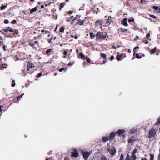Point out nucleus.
Wrapping results in <instances>:
<instances>
[{
    "mask_svg": "<svg viewBox=\"0 0 160 160\" xmlns=\"http://www.w3.org/2000/svg\"><path fill=\"white\" fill-rule=\"evenodd\" d=\"M107 33L106 32H98L96 35V39L98 40L105 39L107 37Z\"/></svg>",
    "mask_w": 160,
    "mask_h": 160,
    "instance_id": "1",
    "label": "nucleus"
},
{
    "mask_svg": "<svg viewBox=\"0 0 160 160\" xmlns=\"http://www.w3.org/2000/svg\"><path fill=\"white\" fill-rule=\"evenodd\" d=\"M81 154L83 156V158L84 160H87L88 157L92 153V150H90L89 152L86 150L81 151Z\"/></svg>",
    "mask_w": 160,
    "mask_h": 160,
    "instance_id": "2",
    "label": "nucleus"
},
{
    "mask_svg": "<svg viewBox=\"0 0 160 160\" xmlns=\"http://www.w3.org/2000/svg\"><path fill=\"white\" fill-rule=\"evenodd\" d=\"M108 151L110 152V154L112 155H114L116 152L115 148L113 147H109L108 148L107 147Z\"/></svg>",
    "mask_w": 160,
    "mask_h": 160,
    "instance_id": "3",
    "label": "nucleus"
},
{
    "mask_svg": "<svg viewBox=\"0 0 160 160\" xmlns=\"http://www.w3.org/2000/svg\"><path fill=\"white\" fill-rule=\"evenodd\" d=\"M156 131L153 129H152L149 132L148 138H152L154 137L156 134Z\"/></svg>",
    "mask_w": 160,
    "mask_h": 160,
    "instance_id": "4",
    "label": "nucleus"
},
{
    "mask_svg": "<svg viewBox=\"0 0 160 160\" xmlns=\"http://www.w3.org/2000/svg\"><path fill=\"white\" fill-rule=\"evenodd\" d=\"M116 135V132H112L110 134L109 138L108 140L110 141H112Z\"/></svg>",
    "mask_w": 160,
    "mask_h": 160,
    "instance_id": "5",
    "label": "nucleus"
},
{
    "mask_svg": "<svg viewBox=\"0 0 160 160\" xmlns=\"http://www.w3.org/2000/svg\"><path fill=\"white\" fill-rule=\"evenodd\" d=\"M137 151V149H134L132 153L131 157L132 160H135L137 159V157L135 155Z\"/></svg>",
    "mask_w": 160,
    "mask_h": 160,
    "instance_id": "6",
    "label": "nucleus"
},
{
    "mask_svg": "<svg viewBox=\"0 0 160 160\" xmlns=\"http://www.w3.org/2000/svg\"><path fill=\"white\" fill-rule=\"evenodd\" d=\"M71 156L72 157L77 158L79 156V153L77 152V150H74L73 151L71 152Z\"/></svg>",
    "mask_w": 160,
    "mask_h": 160,
    "instance_id": "7",
    "label": "nucleus"
},
{
    "mask_svg": "<svg viewBox=\"0 0 160 160\" xmlns=\"http://www.w3.org/2000/svg\"><path fill=\"white\" fill-rule=\"evenodd\" d=\"M125 131V130L123 129H118V131L116 132V133L118 136H121L122 134H124Z\"/></svg>",
    "mask_w": 160,
    "mask_h": 160,
    "instance_id": "8",
    "label": "nucleus"
},
{
    "mask_svg": "<svg viewBox=\"0 0 160 160\" xmlns=\"http://www.w3.org/2000/svg\"><path fill=\"white\" fill-rule=\"evenodd\" d=\"M34 66L33 65L32 63L30 62H29L28 63V67H27V70L28 71H29L30 68H32L34 67Z\"/></svg>",
    "mask_w": 160,
    "mask_h": 160,
    "instance_id": "9",
    "label": "nucleus"
},
{
    "mask_svg": "<svg viewBox=\"0 0 160 160\" xmlns=\"http://www.w3.org/2000/svg\"><path fill=\"white\" fill-rule=\"evenodd\" d=\"M127 20L128 19L126 18H124L121 21V23L125 26H127L128 25V24L127 22Z\"/></svg>",
    "mask_w": 160,
    "mask_h": 160,
    "instance_id": "10",
    "label": "nucleus"
},
{
    "mask_svg": "<svg viewBox=\"0 0 160 160\" xmlns=\"http://www.w3.org/2000/svg\"><path fill=\"white\" fill-rule=\"evenodd\" d=\"M105 24H103V26L104 27H106L108 26L109 25L110 23V20L108 18L105 20Z\"/></svg>",
    "mask_w": 160,
    "mask_h": 160,
    "instance_id": "11",
    "label": "nucleus"
},
{
    "mask_svg": "<svg viewBox=\"0 0 160 160\" xmlns=\"http://www.w3.org/2000/svg\"><path fill=\"white\" fill-rule=\"evenodd\" d=\"M95 23L97 24V25H100L101 27L103 25V22L102 20H98L96 21Z\"/></svg>",
    "mask_w": 160,
    "mask_h": 160,
    "instance_id": "12",
    "label": "nucleus"
},
{
    "mask_svg": "<svg viewBox=\"0 0 160 160\" xmlns=\"http://www.w3.org/2000/svg\"><path fill=\"white\" fill-rule=\"evenodd\" d=\"M100 55L102 57H103L104 58V59L103 60V62H104V63H105L107 61V60H106L107 55H106V54H104V53H101Z\"/></svg>",
    "mask_w": 160,
    "mask_h": 160,
    "instance_id": "13",
    "label": "nucleus"
},
{
    "mask_svg": "<svg viewBox=\"0 0 160 160\" xmlns=\"http://www.w3.org/2000/svg\"><path fill=\"white\" fill-rule=\"evenodd\" d=\"M135 141L134 139V137L133 136L131 137L130 138H129L128 140V142L129 143H131L133 142L134 141Z\"/></svg>",
    "mask_w": 160,
    "mask_h": 160,
    "instance_id": "14",
    "label": "nucleus"
},
{
    "mask_svg": "<svg viewBox=\"0 0 160 160\" xmlns=\"http://www.w3.org/2000/svg\"><path fill=\"white\" fill-rule=\"evenodd\" d=\"M102 141L104 142H105L108 140V137H103L102 138Z\"/></svg>",
    "mask_w": 160,
    "mask_h": 160,
    "instance_id": "15",
    "label": "nucleus"
},
{
    "mask_svg": "<svg viewBox=\"0 0 160 160\" xmlns=\"http://www.w3.org/2000/svg\"><path fill=\"white\" fill-rule=\"evenodd\" d=\"M156 48L155 47L154 49H151L149 51L151 54H154V53H155V52H156Z\"/></svg>",
    "mask_w": 160,
    "mask_h": 160,
    "instance_id": "16",
    "label": "nucleus"
},
{
    "mask_svg": "<svg viewBox=\"0 0 160 160\" xmlns=\"http://www.w3.org/2000/svg\"><path fill=\"white\" fill-rule=\"evenodd\" d=\"M98 160H107L106 156L104 155H102Z\"/></svg>",
    "mask_w": 160,
    "mask_h": 160,
    "instance_id": "17",
    "label": "nucleus"
},
{
    "mask_svg": "<svg viewBox=\"0 0 160 160\" xmlns=\"http://www.w3.org/2000/svg\"><path fill=\"white\" fill-rule=\"evenodd\" d=\"M37 8H38V7L37 6H36V7H35L34 8H33L31 9L30 10V14L32 13L33 12L36 11L37 10Z\"/></svg>",
    "mask_w": 160,
    "mask_h": 160,
    "instance_id": "18",
    "label": "nucleus"
},
{
    "mask_svg": "<svg viewBox=\"0 0 160 160\" xmlns=\"http://www.w3.org/2000/svg\"><path fill=\"white\" fill-rule=\"evenodd\" d=\"M90 37L91 39H93L95 38V35L92 33H90Z\"/></svg>",
    "mask_w": 160,
    "mask_h": 160,
    "instance_id": "19",
    "label": "nucleus"
},
{
    "mask_svg": "<svg viewBox=\"0 0 160 160\" xmlns=\"http://www.w3.org/2000/svg\"><path fill=\"white\" fill-rule=\"evenodd\" d=\"M160 124V117L158 118L157 121L155 123V126L159 125Z\"/></svg>",
    "mask_w": 160,
    "mask_h": 160,
    "instance_id": "20",
    "label": "nucleus"
},
{
    "mask_svg": "<svg viewBox=\"0 0 160 160\" xmlns=\"http://www.w3.org/2000/svg\"><path fill=\"white\" fill-rule=\"evenodd\" d=\"M77 21H78V23H79V25L80 26L83 25V21H82V20L80 19L77 20Z\"/></svg>",
    "mask_w": 160,
    "mask_h": 160,
    "instance_id": "21",
    "label": "nucleus"
},
{
    "mask_svg": "<svg viewBox=\"0 0 160 160\" xmlns=\"http://www.w3.org/2000/svg\"><path fill=\"white\" fill-rule=\"evenodd\" d=\"M137 48H139V47H135L133 50V52H134V53L133 54V56H134V55L135 54V53L136 52H137Z\"/></svg>",
    "mask_w": 160,
    "mask_h": 160,
    "instance_id": "22",
    "label": "nucleus"
},
{
    "mask_svg": "<svg viewBox=\"0 0 160 160\" xmlns=\"http://www.w3.org/2000/svg\"><path fill=\"white\" fill-rule=\"evenodd\" d=\"M79 55L81 56L82 58L83 59H85V56L82 52H80Z\"/></svg>",
    "mask_w": 160,
    "mask_h": 160,
    "instance_id": "23",
    "label": "nucleus"
},
{
    "mask_svg": "<svg viewBox=\"0 0 160 160\" xmlns=\"http://www.w3.org/2000/svg\"><path fill=\"white\" fill-rule=\"evenodd\" d=\"M119 30L120 31H121V32H126L127 31V29H125L123 28H120L119 29Z\"/></svg>",
    "mask_w": 160,
    "mask_h": 160,
    "instance_id": "24",
    "label": "nucleus"
},
{
    "mask_svg": "<svg viewBox=\"0 0 160 160\" xmlns=\"http://www.w3.org/2000/svg\"><path fill=\"white\" fill-rule=\"evenodd\" d=\"M150 158L149 160H154V156L153 154H150Z\"/></svg>",
    "mask_w": 160,
    "mask_h": 160,
    "instance_id": "25",
    "label": "nucleus"
},
{
    "mask_svg": "<svg viewBox=\"0 0 160 160\" xmlns=\"http://www.w3.org/2000/svg\"><path fill=\"white\" fill-rule=\"evenodd\" d=\"M75 62L74 61H72V62H69L68 64V66H72L74 64Z\"/></svg>",
    "mask_w": 160,
    "mask_h": 160,
    "instance_id": "26",
    "label": "nucleus"
},
{
    "mask_svg": "<svg viewBox=\"0 0 160 160\" xmlns=\"http://www.w3.org/2000/svg\"><path fill=\"white\" fill-rule=\"evenodd\" d=\"M125 160H131L130 157L128 154Z\"/></svg>",
    "mask_w": 160,
    "mask_h": 160,
    "instance_id": "27",
    "label": "nucleus"
},
{
    "mask_svg": "<svg viewBox=\"0 0 160 160\" xmlns=\"http://www.w3.org/2000/svg\"><path fill=\"white\" fill-rule=\"evenodd\" d=\"M122 57V55H118L117 57V59L118 60H121V58Z\"/></svg>",
    "mask_w": 160,
    "mask_h": 160,
    "instance_id": "28",
    "label": "nucleus"
},
{
    "mask_svg": "<svg viewBox=\"0 0 160 160\" xmlns=\"http://www.w3.org/2000/svg\"><path fill=\"white\" fill-rule=\"evenodd\" d=\"M68 53V52L67 51L64 50L63 52V54H64V56H63V58H66V55Z\"/></svg>",
    "mask_w": 160,
    "mask_h": 160,
    "instance_id": "29",
    "label": "nucleus"
},
{
    "mask_svg": "<svg viewBox=\"0 0 160 160\" xmlns=\"http://www.w3.org/2000/svg\"><path fill=\"white\" fill-rule=\"evenodd\" d=\"M136 58L138 59H140L142 58V56H140L138 54H136L135 55Z\"/></svg>",
    "mask_w": 160,
    "mask_h": 160,
    "instance_id": "30",
    "label": "nucleus"
},
{
    "mask_svg": "<svg viewBox=\"0 0 160 160\" xmlns=\"http://www.w3.org/2000/svg\"><path fill=\"white\" fill-rule=\"evenodd\" d=\"M66 3L63 2L61 3V10L63 6L65 5Z\"/></svg>",
    "mask_w": 160,
    "mask_h": 160,
    "instance_id": "31",
    "label": "nucleus"
},
{
    "mask_svg": "<svg viewBox=\"0 0 160 160\" xmlns=\"http://www.w3.org/2000/svg\"><path fill=\"white\" fill-rule=\"evenodd\" d=\"M71 18L72 19V22H71V24H72L73 23V22H74V20H76V18H74V17L73 16H72L71 17Z\"/></svg>",
    "mask_w": 160,
    "mask_h": 160,
    "instance_id": "32",
    "label": "nucleus"
},
{
    "mask_svg": "<svg viewBox=\"0 0 160 160\" xmlns=\"http://www.w3.org/2000/svg\"><path fill=\"white\" fill-rule=\"evenodd\" d=\"M52 51V50L50 49H48L46 52V53L48 54H49L50 53V52H51V51Z\"/></svg>",
    "mask_w": 160,
    "mask_h": 160,
    "instance_id": "33",
    "label": "nucleus"
},
{
    "mask_svg": "<svg viewBox=\"0 0 160 160\" xmlns=\"http://www.w3.org/2000/svg\"><path fill=\"white\" fill-rule=\"evenodd\" d=\"M25 14V12L23 11H21L20 12V14L21 15H24Z\"/></svg>",
    "mask_w": 160,
    "mask_h": 160,
    "instance_id": "34",
    "label": "nucleus"
},
{
    "mask_svg": "<svg viewBox=\"0 0 160 160\" xmlns=\"http://www.w3.org/2000/svg\"><path fill=\"white\" fill-rule=\"evenodd\" d=\"M119 160H124V155L123 154L121 155Z\"/></svg>",
    "mask_w": 160,
    "mask_h": 160,
    "instance_id": "35",
    "label": "nucleus"
},
{
    "mask_svg": "<svg viewBox=\"0 0 160 160\" xmlns=\"http://www.w3.org/2000/svg\"><path fill=\"white\" fill-rule=\"evenodd\" d=\"M135 130L134 129H131L130 131V132L131 134H133L135 132Z\"/></svg>",
    "mask_w": 160,
    "mask_h": 160,
    "instance_id": "36",
    "label": "nucleus"
},
{
    "mask_svg": "<svg viewBox=\"0 0 160 160\" xmlns=\"http://www.w3.org/2000/svg\"><path fill=\"white\" fill-rule=\"evenodd\" d=\"M64 30V28L62 26L61 27V32H63Z\"/></svg>",
    "mask_w": 160,
    "mask_h": 160,
    "instance_id": "37",
    "label": "nucleus"
},
{
    "mask_svg": "<svg viewBox=\"0 0 160 160\" xmlns=\"http://www.w3.org/2000/svg\"><path fill=\"white\" fill-rule=\"evenodd\" d=\"M86 60H87V61L89 63H90V59H89V58L88 57H86Z\"/></svg>",
    "mask_w": 160,
    "mask_h": 160,
    "instance_id": "38",
    "label": "nucleus"
},
{
    "mask_svg": "<svg viewBox=\"0 0 160 160\" xmlns=\"http://www.w3.org/2000/svg\"><path fill=\"white\" fill-rule=\"evenodd\" d=\"M149 16L152 18H155V19H156V17L154 15L150 14Z\"/></svg>",
    "mask_w": 160,
    "mask_h": 160,
    "instance_id": "39",
    "label": "nucleus"
},
{
    "mask_svg": "<svg viewBox=\"0 0 160 160\" xmlns=\"http://www.w3.org/2000/svg\"><path fill=\"white\" fill-rule=\"evenodd\" d=\"M8 31H10L11 32H13V30L11 28L8 27Z\"/></svg>",
    "mask_w": 160,
    "mask_h": 160,
    "instance_id": "40",
    "label": "nucleus"
},
{
    "mask_svg": "<svg viewBox=\"0 0 160 160\" xmlns=\"http://www.w3.org/2000/svg\"><path fill=\"white\" fill-rule=\"evenodd\" d=\"M153 8L155 10H157L159 8L158 7L156 6H153Z\"/></svg>",
    "mask_w": 160,
    "mask_h": 160,
    "instance_id": "41",
    "label": "nucleus"
},
{
    "mask_svg": "<svg viewBox=\"0 0 160 160\" xmlns=\"http://www.w3.org/2000/svg\"><path fill=\"white\" fill-rule=\"evenodd\" d=\"M131 21H132L133 22H134V18H132V19H128V22H130Z\"/></svg>",
    "mask_w": 160,
    "mask_h": 160,
    "instance_id": "42",
    "label": "nucleus"
},
{
    "mask_svg": "<svg viewBox=\"0 0 160 160\" xmlns=\"http://www.w3.org/2000/svg\"><path fill=\"white\" fill-rule=\"evenodd\" d=\"M6 7V6L3 5L1 7V10H4L5 8Z\"/></svg>",
    "mask_w": 160,
    "mask_h": 160,
    "instance_id": "43",
    "label": "nucleus"
},
{
    "mask_svg": "<svg viewBox=\"0 0 160 160\" xmlns=\"http://www.w3.org/2000/svg\"><path fill=\"white\" fill-rule=\"evenodd\" d=\"M150 36V34L149 33H148L146 35L145 38L148 39Z\"/></svg>",
    "mask_w": 160,
    "mask_h": 160,
    "instance_id": "44",
    "label": "nucleus"
},
{
    "mask_svg": "<svg viewBox=\"0 0 160 160\" xmlns=\"http://www.w3.org/2000/svg\"><path fill=\"white\" fill-rule=\"evenodd\" d=\"M66 68H61V72H62L63 71H66L67 70Z\"/></svg>",
    "mask_w": 160,
    "mask_h": 160,
    "instance_id": "45",
    "label": "nucleus"
},
{
    "mask_svg": "<svg viewBox=\"0 0 160 160\" xmlns=\"http://www.w3.org/2000/svg\"><path fill=\"white\" fill-rule=\"evenodd\" d=\"M7 65H6L3 64L2 65V66L1 67V69H2V67L4 68H6Z\"/></svg>",
    "mask_w": 160,
    "mask_h": 160,
    "instance_id": "46",
    "label": "nucleus"
},
{
    "mask_svg": "<svg viewBox=\"0 0 160 160\" xmlns=\"http://www.w3.org/2000/svg\"><path fill=\"white\" fill-rule=\"evenodd\" d=\"M9 22V21H8V20H7V19H6V20H5L4 21V23H5V24H8V23Z\"/></svg>",
    "mask_w": 160,
    "mask_h": 160,
    "instance_id": "47",
    "label": "nucleus"
},
{
    "mask_svg": "<svg viewBox=\"0 0 160 160\" xmlns=\"http://www.w3.org/2000/svg\"><path fill=\"white\" fill-rule=\"evenodd\" d=\"M73 11H68V14H71L73 13Z\"/></svg>",
    "mask_w": 160,
    "mask_h": 160,
    "instance_id": "48",
    "label": "nucleus"
},
{
    "mask_svg": "<svg viewBox=\"0 0 160 160\" xmlns=\"http://www.w3.org/2000/svg\"><path fill=\"white\" fill-rule=\"evenodd\" d=\"M88 17H86L85 18L83 19V20H82V21H83V23L85 22L86 21V20L88 19Z\"/></svg>",
    "mask_w": 160,
    "mask_h": 160,
    "instance_id": "49",
    "label": "nucleus"
},
{
    "mask_svg": "<svg viewBox=\"0 0 160 160\" xmlns=\"http://www.w3.org/2000/svg\"><path fill=\"white\" fill-rule=\"evenodd\" d=\"M16 22V20H13L11 22V23L12 24H15Z\"/></svg>",
    "mask_w": 160,
    "mask_h": 160,
    "instance_id": "50",
    "label": "nucleus"
},
{
    "mask_svg": "<svg viewBox=\"0 0 160 160\" xmlns=\"http://www.w3.org/2000/svg\"><path fill=\"white\" fill-rule=\"evenodd\" d=\"M143 42L146 44L148 43V41L147 40H144Z\"/></svg>",
    "mask_w": 160,
    "mask_h": 160,
    "instance_id": "51",
    "label": "nucleus"
},
{
    "mask_svg": "<svg viewBox=\"0 0 160 160\" xmlns=\"http://www.w3.org/2000/svg\"><path fill=\"white\" fill-rule=\"evenodd\" d=\"M42 75V73L41 72L39 73L38 74V77L39 78Z\"/></svg>",
    "mask_w": 160,
    "mask_h": 160,
    "instance_id": "52",
    "label": "nucleus"
},
{
    "mask_svg": "<svg viewBox=\"0 0 160 160\" xmlns=\"http://www.w3.org/2000/svg\"><path fill=\"white\" fill-rule=\"evenodd\" d=\"M24 95V93H23L22 94V95H21V96H19L18 97V100H19V98H22V97H23V95Z\"/></svg>",
    "mask_w": 160,
    "mask_h": 160,
    "instance_id": "53",
    "label": "nucleus"
},
{
    "mask_svg": "<svg viewBox=\"0 0 160 160\" xmlns=\"http://www.w3.org/2000/svg\"><path fill=\"white\" fill-rule=\"evenodd\" d=\"M114 56L113 55L111 56V57L110 58V60L111 61L112 60L114 59Z\"/></svg>",
    "mask_w": 160,
    "mask_h": 160,
    "instance_id": "54",
    "label": "nucleus"
},
{
    "mask_svg": "<svg viewBox=\"0 0 160 160\" xmlns=\"http://www.w3.org/2000/svg\"><path fill=\"white\" fill-rule=\"evenodd\" d=\"M15 85H16L15 83H12V87H14L15 86Z\"/></svg>",
    "mask_w": 160,
    "mask_h": 160,
    "instance_id": "55",
    "label": "nucleus"
},
{
    "mask_svg": "<svg viewBox=\"0 0 160 160\" xmlns=\"http://www.w3.org/2000/svg\"><path fill=\"white\" fill-rule=\"evenodd\" d=\"M3 30L4 31L7 32L8 31V28L7 29H3Z\"/></svg>",
    "mask_w": 160,
    "mask_h": 160,
    "instance_id": "56",
    "label": "nucleus"
},
{
    "mask_svg": "<svg viewBox=\"0 0 160 160\" xmlns=\"http://www.w3.org/2000/svg\"><path fill=\"white\" fill-rule=\"evenodd\" d=\"M141 160H148L146 158H143Z\"/></svg>",
    "mask_w": 160,
    "mask_h": 160,
    "instance_id": "57",
    "label": "nucleus"
},
{
    "mask_svg": "<svg viewBox=\"0 0 160 160\" xmlns=\"http://www.w3.org/2000/svg\"><path fill=\"white\" fill-rule=\"evenodd\" d=\"M158 160H160V153L159 154V155H158Z\"/></svg>",
    "mask_w": 160,
    "mask_h": 160,
    "instance_id": "58",
    "label": "nucleus"
},
{
    "mask_svg": "<svg viewBox=\"0 0 160 160\" xmlns=\"http://www.w3.org/2000/svg\"><path fill=\"white\" fill-rule=\"evenodd\" d=\"M6 46H4L3 47L4 51H6Z\"/></svg>",
    "mask_w": 160,
    "mask_h": 160,
    "instance_id": "59",
    "label": "nucleus"
},
{
    "mask_svg": "<svg viewBox=\"0 0 160 160\" xmlns=\"http://www.w3.org/2000/svg\"><path fill=\"white\" fill-rule=\"evenodd\" d=\"M48 41L49 43H50L51 42V39H49L48 40Z\"/></svg>",
    "mask_w": 160,
    "mask_h": 160,
    "instance_id": "60",
    "label": "nucleus"
},
{
    "mask_svg": "<svg viewBox=\"0 0 160 160\" xmlns=\"http://www.w3.org/2000/svg\"><path fill=\"white\" fill-rule=\"evenodd\" d=\"M128 52H130L131 51L130 49H128Z\"/></svg>",
    "mask_w": 160,
    "mask_h": 160,
    "instance_id": "61",
    "label": "nucleus"
},
{
    "mask_svg": "<svg viewBox=\"0 0 160 160\" xmlns=\"http://www.w3.org/2000/svg\"><path fill=\"white\" fill-rule=\"evenodd\" d=\"M66 21H67V22H69L70 19H67Z\"/></svg>",
    "mask_w": 160,
    "mask_h": 160,
    "instance_id": "62",
    "label": "nucleus"
},
{
    "mask_svg": "<svg viewBox=\"0 0 160 160\" xmlns=\"http://www.w3.org/2000/svg\"><path fill=\"white\" fill-rule=\"evenodd\" d=\"M58 25H57V26H56V28H55V31H56V30H57V28H58Z\"/></svg>",
    "mask_w": 160,
    "mask_h": 160,
    "instance_id": "63",
    "label": "nucleus"
},
{
    "mask_svg": "<svg viewBox=\"0 0 160 160\" xmlns=\"http://www.w3.org/2000/svg\"><path fill=\"white\" fill-rule=\"evenodd\" d=\"M112 48H113V49H115L116 48L115 47V46H112Z\"/></svg>",
    "mask_w": 160,
    "mask_h": 160,
    "instance_id": "64",
    "label": "nucleus"
}]
</instances>
